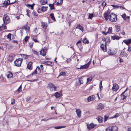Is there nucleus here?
<instances>
[{"instance_id": "5701e85b", "label": "nucleus", "mask_w": 131, "mask_h": 131, "mask_svg": "<svg viewBox=\"0 0 131 131\" xmlns=\"http://www.w3.org/2000/svg\"><path fill=\"white\" fill-rule=\"evenodd\" d=\"M47 3V0H41L40 1V3L42 5H44Z\"/></svg>"}, {"instance_id": "0e129e2a", "label": "nucleus", "mask_w": 131, "mask_h": 131, "mask_svg": "<svg viewBox=\"0 0 131 131\" xmlns=\"http://www.w3.org/2000/svg\"><path fill=\"white\" fill-rule=\"evenodd\" d=\"M33 53L35 54H38L39 53V52H37V51H33Z\"/></svg>"}, {"instance_id": "20e7f679", "label": "nucleus", "mask_w": 131, "mask_h": 131, "mask_svg": "<svg viewBox=\"0 0 131 131\" xmlns=\"http://www.w3.org/2000/svg\"><path fill=\"white\" fill-rule=\"evenodd\" d=\"M21 59L18 58L15 61L14 63L15 66L19 67L21 66Z\"/></svg>"}, {"instance_id": "f3484780", "label": "nucleus", "mask_w": 131, "mask_h": 131, "mask_svg": "<svg viewBox=\"0 0 131 131\" xmlns=\"http://www.w3.org/2000/svg\"><path fill=\"white\" fill-rule=\"evenodd\" d=\"M89 66L87 65L86 64H85L84 65L81 66L78 69H84L87 68Z\"/></svg>"}, {"instance_id": "aec40b11", "label": "nucleus", "mask_w": 131, "mask_h": 131, "mask_svg": "<svg viewBox=\"0 0 131 131\" xmlns=\"http://www.w3.org/2000/svg\"><path fill=\"white\" fill-rule=\"evenodd\" d=\"M120 55L122 57H127L128 56V54L124 51L121 52Z\"/></svg>"}, {"instance_id": "5fc2aeb1", "label": "nucleus", "mask_w": 131, "mask_h": 131, "mask_svg": "<svg viewBox=\"0 0 131 131\" xmlns=\"http://www.w3.org/2000/svg\"><path fill=\"white\" fill-rule=\"evenodd\" d=\"M127 50L129 52H131V46L130 45L128 46V49Z\"/></svg>"}, {"instance_id": "603ef678", "label": "nucleus", "mask_w": 131, "mask_h": 131, "mask_svg": "<svg viewBox=\"0 0 131 131\" xmlns=\"http://www.w3.org/2000/svg\"><path fill=\"white\" fill-rule=\"evenodd\" d=\"M15 100L14 99H12L11 100V104H13L15 103Z\"/></svg>"}, {"instance_id": "69168bd1", "label": "nucleus", "mask_w": 131, "mask_h": 131, "mask_svg": "<svg viewBox=\"0 0 131 131\" xmlns=\"http://www.w3.org/2000/svg\"><path fill=\"white\" fill-rule=\"evenodd\" d=\"M29 11V10H26V12H27L26 15L29 17V16L28 15V13Z\"/></svg>"}, {"instance_id": "79ce46f5", "label": "nucleus", "mask_w": 131, "mask_h": 131, "mask_svg": "<svg viewBox=\"0 0 131 131\" xmlns=\"http://www.w3.org/2000/svg\"><path fill=\"white\" fill-rule=\"evenodd\" d=\"M31 100V97H28L26 99V101L28 103L30 102Z\"/></svg>"}, {"instance_id": "8fccbe9b", "label": "nucleus", "mask_w": 131, "mask_h": 131, "mask_svg": "<svg viewBox=\"0 0 131 131\" xmlns=\"http://www.w3.org/2000/svg\"><path fill=\"white\" fill-rule=\"evenodd\" d=\"M33 45V43L32 42H30L29 43V46L31 48H32V47Z\"/></svg>"}, {"instance_id": "b1692460", "label": "nucleus", "mask_w": 131, "mask_h": 131, "mask_svg": "<svg viewBox=\"0 0 131 131\" xmlns=\"http://www.w3.org/2000/svg\"><path fill=\"white\" fill-rule=\"evenodd\" d=\"M115 30L117 32L121 30V27L118 25H115Z\"/></svg>"}, {"instance_id": "3c124183", "label": "nucleus", "mask_w": 131, "mask_h": 131, "mask_svg": "<svg viewBox=\"0 0 131 131\" xmlns=\"http://www.w3.org/2000/svg\"><path fill=\"white\" fill-rule=\"evenodd\" d=\"M104 121L105 122H106L108 119V118H109V117L107 116H104Z\"/></svg>"}, {"instance_id": "f257e3e1", "label": "nucleus", "mask_w": 131, "mask_h": 131, "mask_svg": "<svg viewBox=\"0 0 131 131\" xmlns=\"http://www.w3.org/2000/svg\"><path fill=\"white\" fill-rule=\"evenodd\" d=\"M109 20L112 22H115L117 20V16L114 14H111L109 16Z\"/></svg>"}, {"instance_id": "c85d7f7f", "label": "nucleus", "mask_w": 131, "mask_h": 131, "mask_svg": "<svg viewBox=\"0 0 131 131\" xmlns=\"http://www.w3.org/2000/svg\"><path fill=\"white\" fill-rule=\"evenodd\" d=\"M49 6L50 7V9L51 10H53L55 9L54 4H49Z\"/></svg>"}, {"instance_id": "dca6fc26", "label": "nucleus", "mask_w": 131, "mask_h": 131, "mask_svg": "<svg viewBox=\"0 0 131 131\" xmlns=\"http://www.w3.org/2000/svg\"><path fill=\"white\" fill-rule=\"evenodd\" d=\"M62 0H56L55 4L56 5H61L62 3Z\"/></svg>"}, {"instance_id": "0eeeda50", "label": "nucleus", "mask_w": 131, "mask_h": 131, "mask_svg": "<svg viewBox=\"0 0 131 131\" xmlns=\"http://www.w3.org/2000/svg\"><path fill=\"white\" fill-rule=\"evenodd\" d=\"M27 68L30 70H31L32 68V62H29L27 64Z\"/></svg>"}, {"instance_id": "9d476101", "label": "nucleus", "mask_w": 131, "mask_h": 131, "mask_svg": "<svg viewBox=\"0 0 131 131\" xmlns=\"http://www.w3.org/2000/svg\"><path fill=\"white\" fill-rule=\"evenodd\" d=\"M104 108V106L101 103H100L98 104L97 107V108L100 110H101L103 109Z\"/></svg>"}, {"instance_id": "bf43d9fd", "label": "nucleus", "mask_w": 131, "mask_h": 131, "mask_svg": "<svg viewBox=\"0 0 131 131\" xmlns=\"http://www.w3.org/2000/svg\"><path fill=\"white\" fill-rule=\"evenodd\" d=\"M11 36V35L10 34H9L7 35V37L8 38H10Z\"/></svg>"}, {"instance_id": "052dcab7", "label": "nucleus", "mask_w": 131, "mask_h": 131, "mask_svg": "<svg viewBox=\"0 0 131 131\" xmlns=\"http://www.w3.org/2000/svg\"><path fill=\"white\" fill-rule=\"evenodd\" d=\"M106 131H111V130L110 127L106 129Z\"/></svg>"}, {"instance_id": "338daca9", "label": "nucleus", "mask_w": 131, "mask_h": 131, "mask_svg": "<svg viewBox=\"0 0 131 131\" xmlns=\"http://www.w3.org/2000/svg\"><path fill=\"white\" fill-rule=\"evenodd\" d=\"M33 13L34 15V16H38V14L35 12H33Z\"/></svg>"}, {"instance_id": "c03bdc74", "label": "nucleus", "mask_w": 131, "mask_h": 131, "mask_svg": "<svg viewBox=\"0 0 131 131\" xmlns=\"http://www.w3.org/2000/svg\"><path fill=\"white\" fill-rule=\"evenodd\" d=\"M89 18L90 19H91L92 18L93 16V14L89 13Z\"/></svg>"}, {"instance_id": "cd10ccee", "label": "nucleus", "mask_w": 131, "mask_h": 131, "mask_svg": "<svg viewBox=\"0 0 131 131\" xmlns=\"http://www.w3.org/2000/svg\"><path fill=\"white\" fill-rule=\"evenodd\" d=\"M21 56L25 59H27L28 57V56L27 54H21Z\"/></svg>"}, {"instance_id": "58836bf2", "label": "nucleus", "mask_w": 131, "mask_h": 131, "mask_svg": "<svg viewBox=\"0 0 131 131\" xmlns=\"http://www.w3.org/2000/svg\"><path fill=\"white\" fill-rule=\"evenodd\" d=\"M8 1H5L4 2V3H3V4L4 5H9V4H10V2H8Z\"/></svg>"}, {"instance_id": "72a5a7b5", "label": "nucleus", "mask_w": 131, "mask_h": 131, "mask_svg": "<svg viewBox=\"0 0 131 131\" xmlns=\"http://www.w3.org/2000/svg\"><path fill=\"white\" fill-rule=\"evenodd\" d=\"M42 27L44 29H46L47 28V26L46 24L44 23H43L42 24Z\"/></svg>"}, {"instance_id": "2f4dec72", "label": "nucleus", "mask_w": 131, "mask_h": 131, "mask_svg": "<svg viewBox=\"0 0 131 131\" xmlns=\"http://www.w3.org/2000/svg\"><path fill=\"white\" fill-rule=\"evenodd\" d=\"M50 17L53 20H56L53 13H51L50 14Z\"/></svg>"}, {"instance_id": "774afa93", "label": "nucleus", "mask_w": 131, "mask_h": 131, "mask_svg": "<svg viewBox=\"0 0 131 131\" xmlns=\"http://www.w3.org/2000/svg\"><path fill=\"white\" fill-rule=\"evenodd\" d=\"M81 43V40H79V41H78V42H77L76 45L77 46H78V44L80 43Z\"/></svg>"}, {"instance_id": "7c9ffc66", "label": "nucleus", "mask_w": 131, "mask_h": 131, "mask_svg": "<svg viewBox=\"0 0 131 131\" xmlns=\"http://www.w3.org/2000/svg\"><path fill=\"white\" fill-rule=\"evenodd\" d=\"M54 95L56 98H58L60 96V94L59 92H57L54 93Z\"/></svg>"}, {"instance_id": "4be33fe9", "label": "nucleus", "mask_w": 131, "mask_h": 131, "mask_svg": "<svg viewBox=\"0 0 131 131\" xmlns=\"http://www.w3.org/2000/svg\"><path fill=\"white\" fill-rule=\"evenodd\" d=\"M108 53L109 55H114L116 53V52L110 49L108 51Z\"/></svg>"}, {"instance_id": "f03ea898", "label": "nucleus", "mask_w": 131, "mask_h": 131, "mask_svg": "<svg viewBox=\"0 0 131 131\" xmlns=\"http://www.w3.org/2000/svg\"><path fill=\"white\" fill-rule=\"evenodd\" d=\"M3 20L4 24H8L10 22L9 18L6 14H5L3 16Z\"/></svg>"}, {"instance_id": "680f3d73", "label": "nucleus", "mask_w": 131, "mask_h": 131, "mask_svg": "<svg viewBox=\"0 0 131 131\" xmlns=\"http://www.w3.org/2000/svg\"><path fill=\"white\" fill-rule=\"evenodd\" d=\"M38 12L39 13H40L41 12V9L40 8H39L37 10Z\"/></svg>"}, {"instance_id": "de8ad7c7", "label": "nucleus", "mask_w": 131, "mask_h": 131, "mask_svg": "<svg viewBox=\"0 0 131 131\" xmlns=\"http://www.w3.org/2000/svg\"><path fill=\"white\" fill-rule=\"evenodd\" d=\"M102 81H101L100 83V90H101V89H102L103 88V86L102 85Z\"/></svg>"}, {"instance_id": "e2e57ef3", "label": "nucleus", "mask_w": 131, "mask_h": 131, "mask_svg": "<svg viewBox=\"0 0 131 131\" xmlns=\"http://www.w3.org/2000/svg\"><path fill=\"white\" fill-rule=\"evenodd\" d=\"M50 119H52V118H48V119H46L45 118V119H42L41 121H47L48 120Z\"/></svg>"}, {"instance_id": "39448f33", "label": "nucleus", "mask_w": 131, "mask_h": 131, "mask_svg": "<svg viewBox=\"0 0 131 131\" xmlns=\"http://www.w3.org/2000/svg\"><path fill=\"white\" fill-rule=\"evenodd\" d=\"M110 13V12L108 11H107L104 13V17L105 18L106 20H107L108 19H109Z\"/></svg>"}, {"instance_id": "1a4fd4ad", "label": "nucleus", "mask_w": 131, "mask_h": 131, "mask_svg": "<svg viewBox=\"0 0 131 131\" xmlns=\"http://www.w3.org/2000/svg\"><path fill=\"white\" fill-rule=\"evenodd\" d=\"M118 89V86L116 84H114L112 88V90L113 91H116Z\"/></svg>"}, {"instance_id": "f704fd0d", "label": "nucleus", "mask_w": 131, "mask_h": 131, "mask_svg": "<svg viewBox=\"0 0 131 131\" xmlns=\"http://www.w3.org/2000/svg\"><path fill=\"white\" fill-rule=\"evenodd\" d=\"M66 127V126H59L54 127V128L56 129H59L61 128H64Z\"/></svg>"}, {"instance_id": "6e6d98bb", "label": "nucleus", "mask_w": 131, "mask_h": 131, "mask_svg": "<svg viewBox=\"0 0 131 131\" xmlns=\"http://www.w3.org/2000/svg\"><path fill=\"white\" fill-rule=\"evenodd\" d=\"M113 7H114V8H119V6H117V5H111Z\"/></svg>"}, {"instance_id": "a18cd8bd", "label": "nucleus", "mask_w": 131, "mask_h": 131, "mask_svg": "<svg viewBox=\"0 0 131 131\" xmlns=\"http://www.w3.org/2000/svg\"><path fill=\"white\" fill-rule=\"evenodd\" d=\"M126 15L125 13L122 15V17L123 18L124 20L126 19Z\"/></svg>"}, {"instance_id": "864d4df0", "label": "nucleus", "mask_w": 131, "mask_h": 131, "mask_svg": "<svg viewBox=\"0 0 131 131\" xmlns=\"http://www.w3.org/2000/svg\"><path fill=\"white\" fill-rule=\"evenodd\" d=\"M34 74H38V73L37 72V70H35L33 73H32V74H31V75H33Z\"/></svg>"}, {"instance_id": "393cba45", "label": "nucleus", "mask_w": 131, "mask_h": 131, "mask_svg": "<svg viewBox=\"0 0 131 131\" xmlns=\"http://www.w3.org/2000/svg\"><path fill=\"white\" fill-rule=\"evenodd\" d=\"M103 118L101 116H98L97 117V120L100 123L102 122L103 121Z\"/></svg>"}, {"instance_id": "2eb2a0df", "label": "nucleus", "mask_w": 131, "mask_h": 131, "mask_svg": "<svg viewBox=\"0 0 131 131\" xmlns=\"http://www.w3.org/2000/svg\"><path fill=\"white\" fill-rule=\"evenodd\" d=\"M123 42L127 45H128L131 43V39H129L127 40H124Z\"/></svg>"}, {"instance_id": "f8f14e48", "label": "nucleus", "mask_w": 131, "mask_h": 131, "mask_svg": "<svg viewBox=\"0 0 131 131\" xmlns=\"http://www.w3.org/2000/svg\"><path fill=\"white\" fill-rule=\"evenodd\" d=\"M95 126L92 123L90 124L89 125L88 124L87 125V128L89 130L93 129Z\"/></svg>"}, {"instance_id": "37998d69", "label": "nucleus", "mask_w": 131, "mask_h": 131, "mask_svg": "<svg viewBox=\"0 0 131 131\" xmlns=\"http://www.w3.org/2000/svg\"><path fill=\"white\" fill-rule=\"evenodd\" d=\"M29 38V36H26L25 37V38L24 39L25 41L26 42H27V41H28V39Z\"/></svg>"}, {"instance_id": "a878e982", "label": "nucleus", "mask_w": 131, "mask_h": 131, "mask_svg": "<svg viewBox=\"0 0 131 131\" xmlns=\"http://www.w3.org/2000/svg\"><path fill=\"white\" fill-rule=\"evenodd\" d=\"M76 28H78L81 30L82 31V32L83 31V29L82 27L79 24L78 25L77 27H76Z\"/></svg>"}, {"instance_id": "a19ab883", "label": "nucleus", "mask_w": 131, "mask_h": 131, "mask_svg": "<svg viewBox=\"0 0 131 131\" xmlns=\"http://www.w3.org/2000/svg\"><path fill=\"white\" fill-rule=\"evenodd\" d=\"M125 93V92H124L123 93H122L121 94V97H122V96L123 97V98H122V100H123L124 99H125L126 96H125L124 95V94Z\"/></svg>"}, {"instance_id": "09e8293b", "label": "nucleus", "mask_w": 131, "mask_h": 131, "mask_svg": "<svg viewBox=\"0 0 131 131\" xmlns=\"http://www.w3.org/2000/svg\"><path fill=\"white\" fill-rule=\"evenodd\" d=\"M102 5L104 7L106 5V3L105 1L103 2L102 4Z\"/></svg>"}, {"instance_id": "e433bc0d", "label": "nucleus", "mask_w": 131, "mask_h": 131, "mask_svg": "<svg viewBox=\"0 0 131 131\" xmlns=\"http://www.w3.org/2000/svg\"><path fill=\"white\" fill-rule=\"evenodd\" d=\"M66 74L64 72H61L60 73L59 75H58V77H57L58 78L59 76H64Z\"/></svg>"}, {"instance_id": "6e6552de", "label": "nucleus", "mask_w": 131, "mask_h": 131, "mask_svg": "<svg viewBox=\"0 0 131 131\" xmlns=\"http://www.w3.org/2000/svg\"><path fill=\"white\" fill-rule=\"evenodd\" d=\"M86 79L84 77H82L80 78L79 79V83L80 84H82L83 83V81L85 80L86 81Z\"/></svg>"}, {"instance_id": "7ed1b4c3", "label": "nucleus", "mask_w": 131, "mask_h": 131, "mask_svg": "<svg viewBox=\"0 0 131 131\" xmlns=\"http://www.w3.org/2000/svg\"><path fill=\"white\" fill-rule=\"evenodd\" d=\"M48 87L51 91H55L56 87L52 83H50L48 85Z\"/></svg>"}, {"instance_id": "4d7b16f0", "label": "nucleus", "mask_w": 131, "mask_h": 131, "mask_svg": "<svg viewBox=\"0 0 131 131\" xmlns=\"http://www.w3.org/2000/svg\"><path fill=\"white\" fill-rule=\"evenodd\" d=\"M92 78H91V79H90V78H88L87 79V82H89V81L90 82H91L92 81Z\"/></svg>"}, {"instance_id": "a211bd4d", "label": "nucleus", "mask_w": 131, "mask_h": 131, "mask_svg": "<svg viewBox=\"0 0 131 131\" xmlns=\"http://www.w3.org/2000/svg\"><path fill=\"white\" fill-rule=\"evenodd\" d=\"M121 37H119L118 36H117L116 35H115L114 36H112L111 37L112 39L113 40H114L115 39H116L117 40H118L120 39V38H121Z\"/></svg>"}, {"instance_id": "423d86ee", "label": "nucleus", "mask_w": 131, "mask_h": 131, "mask_svg": "<svg viewBox=\"0 0 131 131\" xmlns=\"http://www.w3.org/2000/svg\"><path fill=\"white\" fill-rule=\"evenodd\" d=\"M95 97L94 95H92L89 96L88 98V101L89 102L94 101L95 99Z\"/></svg>"}, {"instance_id": "49530a36", "label": "nucleus", "mask_w": 131, "mask_h": 131, "mask_svg": "<svg viewBox=\"0 0 131 131\" xmlns=\"http://www.w3.org/2000/svg\"><path fill=\"white\" fill-rule=\"evenodd\" d=\"M112 28L111 27V28H109L108 29V31L107 32L108 33L111 34L112 33Z\"/></svg>"}, {"instance_id": "4c0bfd02", "label": "nucleus", "mask_w": 131, "mask_h": 131, "mask_svg": "<svg viewBox=\"0 0 131 131\" xmlns=\"http://www.w3.org/2000/svg\"><path fill=\"white\" fill-rule=\"evenodd\" d=\"M35 4H34L32 5H30L29 4H27L26 5V6L27 7H29L31 8V9H33L34 7V5H34Z\"/></svg>"}, {"instance_id": "4468645a", "label": "nucleus", "mask_w": 131, "mask_h": 131, "mask_svg": "<svg viewBox=\"0 0 131 131\" xmlns=\"http://www.w3.org/2000/svg\"><path fill=\"white\" fill-rule=\"evenodd\" d=\"M75 112L78 117H80L81 116V112L80 110L79 109H77Z\"/></svg>"}, {"instance_id": "9b49d317", "label": "nucleus", "mask_w": 131, "mask_h": 131, "mask_svg": "<svg viewBox=\"0 0 131 131\" xmlns=\"http://www.w3.org/2000/svg\"><path fill=\"white\" fill-rule=\"evenodd\" d=\"M101 47L104 52L106 51V48L105 44L102 43L101 45Z\"/></svg>"}, {"instance_id": "6ab92c4d", "label": "nucleus", "mask_w": 131, "mask_h": 131, "mask_svg": "<svg viewBox=\"0 0 131 131\" xmlns=\"http://www.w3.org/2000/svg\"><path fill=\"white\" fill-rule=\"evenodd\" d=\"M7 76L8 78H12L13 76L12 73L10 71L8 72H7Z\"/></svg>"}, {"instance_id": "ea45409f", "label": "nucleus", "mask_w": 131, "mask_h": 131, "mask_svg": "<svg viewBox=\"0 0 131 131\" xmlns=\"http://www.w3.org/2000/svg\"><path fill=\"white\" fill-rule=\"evenodd\" d=\"M18 93H19L21 91V85L17 90Z\"/></svg>"}, {"instance_id": "473e14b6", "label": "nucleus", "mask_w": 131, "mask_h": 131, "mask_svg": "<svg viewBox=\"0 0 131 131\" xmlns=\"http://www.w3.org/2000/svg\"><path fill=\"white\" fill-rule=\"evenodd\" d=\"M44 62L45 63V64H47L48 65H50L51 64H52V62L49 61H44Z\"/></svg>"}, {"instance_id": "bb28decb", "label": "nucleus", "mask_w": 131, "mask_h": 131, "mask_svg": "<svg viewBox=\"0 0 131 131\" xmlns=\"http://www.w3.org/2000/svg\"><path fill=\"white\" fill-rule=\"evenodd\" d=\"M47 7H45L44 6H43L41 8V12H44L46 11L47 10Z\"/></svg>"}, {"instance_id": "412c9836", "label": "nucleus", "mask_w": 131, "mask_h": 131, "mask_svg": "<svg viewBox=\"0 0 131 131\" xmlns=\"http://www.w3.org/2000/svg\"><path fill=\"white\" fill-rule=\"evenodd\" d=\"M40 54L41 55L44 56L46 55V51L44 49H42L40 51Z\"/></svg>"}, {"instance_id": "13d9d810", "label": "nucleus", "mask_w": 131, "mask_h": 131, "mask_svg": "<svg viewBox=\"0 0 131 131\" xmlns=\"http://www.w3.org/2000/svg\"><path fill=\"white\" fill-rule=\"evenodd\" d=\"M118 114L117 113H116L115 114V115L113 116V117H114V118H116L118 116Z\"/></svg>"}, {"instance_id": "c9c22d12", "label": "nucleus", "mask_w": 131, "mask_h": 131, "mask_svg": "<svg viewBox=\"0 0 131 131\" xmlns=\"http://www.w3.org/2000/svg\"><path fill=\"white\" fill-rule=\"evenodd\" d=\"M36 70H37L38 74H39L41 72V70L39 67H37L36 69Z\"/></svg>"}, {"instance_id": "ddd939ff", "label": "nucleus", "mask_w": 131, "mask_h": 131, "mask_svg": "<svg viewBox=\"0 0 131 131\" xmlns=\"http://www.w3.org/2000/svg\"><path fill=\"white\" fill-rule=\"evenodd\" d=\"M111 130V131H118V127L116 126H113L110 127Z\"/></svg>"}, {"instance_id": "c756f323", "label": "nucleus", "mask_w": 131, "mask_h": 131, "mask_svg": "<svg viewBox=\"0 0 131 131\" xmlns=\"http://www.w3.org/2000/svg\"><path fill=\"white\" fill-rule=\"evenodd\" d=\"M83 42L84 43L88 44L89 43V41L87 40L86 38H85L83 40Z\"/></svg>"}]
</instances>
